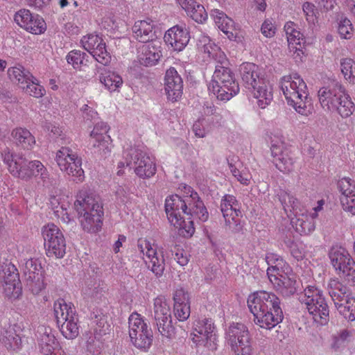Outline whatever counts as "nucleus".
<instances>
[{
  "label": "nucleus",
  "mask_w": 355,
  "mask_h": 355,
  "mask_svg": "<svg viewBox=\"0 0 355 355\" xmlns=\"http://www.w3.org/2000/svg\"><path fill=\"white\" fill-rule=\"evenodd\" d=\"M178 191L182 196L171 195L165 200V211L171 225L180 236L184 238L191 237L195 232L193 220L205 222L209 213L193 188L186 184H180Z\"/></svg>",
  "instance_id": "obj_1"
},
{
  "label": "nucleus",
  "mask_w": 355,
  "mask_h": 355,
  "mask_svg": "<svg viewBox=\"0 0 355 355\" xmlns=\"http://www.w3.org/2000/svg\"><path fill=\"white\" fill-rule=\"evenodd\" d=\"M254 323L262 329L270 330L283 320L280 300L274 293L259 291L250 294L247 299Z\"/></svg>",
  "instance_id": "obj_2"
},
{
  "label": "nucleus",
  "mask_w": 355,
  "mask_h": 355,
  "mask_svg": "<svg viewBox=\"0 0 355 355\" xmlns=\"http://www.w3.org/2000/svg\"><path fill=\"white\" fill-rule=\"evenodd\" d=\"M266 261L268 265L267 275L274 288L286 295L294 294L297 291V281L289 264L273 252L266 254Z\"/></svg>",
  "instance_id": "obj_3"
},
{
  "label": "nucleus",
  "mask_w": 355,
  "mask_h": 355,
  "mask_svg": "<svg viewBox=\"0 0 355 355\" xmlns=\"http://www.w3.org/2000/svg\"><path fill=\"white\" fill-rule=\"evenodd\" d=\"M240 73L245 87L253 89V95L257 99L258 107L266 108L273 98L272 88L259 67L251 62H245L241 65Z\"/></svg>",
  "instance_id": "obj_4"
},
{
  "label": "nucleus",
  "mask_w": 355,
  "mask_h": 355,
  "mask_svg": "<svg viewBox=\"0 0 355 355\" xmlns=\"http://www.w3.org/2000/svg\"><path fill=\"white\" fill-rule=\"evenodd\" d=\"M278 196L295 231L301 235L311 233L315 229V218L308 214L306 211L301 209L299 200L285 191H281Z\"/></svg>",
  "instance_id": "obj_5"
},
{
  "label": "nucleus",
  "mask_w": 355,
  "mask_h": 355,
  "mask_svg": "<svg viewBox=\"0 0 355 355\" xmlns=\"http://www.w3.org/2000/svg\"><path fill=\"white\" fill-rule=\"evenodd\" d=\"M208 89L221 101H228L239 93V84L234 73L228 67L227 60V63H218L216 66Z\"/></svg>",
  "instance_id": "obj_6"
},
{
  "label": "nucleus",
  "mask_w": 355,
  "mask_h": 355,
  "mask_svg": "<svg viewBox=\"0 0 355 355\" xmlns=\"http://www.w3.org/2000/svg\"><path fill=\"white\" fill-rule=\"evenodd\" d=\"M279 84L288 105L296 111L297 109L307 108L306 85L298 73L284 76L279 80Z\"/></svg>",
  "instance_id": "obj_7"
},
{
  "label": "nucleus",
  "mask_w": 355,
  "mask_h": 355,
  "mask_svg": "<svg viewBox=\"0 0 355 355\" xmlns=\"http://www.w3.org/2000/svg\"><path fill=\"white\" fill-rule=\"evenodd\" d=\"M319 103L325 111H351L354 104L345 87L336 83L318 91Z\"/></svg>",
  "instance_id": "obj_8"
},
{
  "label": "nucleus",
  "mask_w": 355,
  "mask_h": 355,
  "mask_svg": "<svg viewBox=\"0 0 355 355\" xmlns=\"http://www.w3.org/2000/svg\"><path fill=\"white\" fill-rule=\"evenodd\" d=\"M54 315L60 332L67 339H73L79 334L78 315L71 302L58 299L53 304Z\"/></svg>",
  "instance_id": "obj_9"
},
{
  "label": "nucleus",
  "mask_w": 355,
  "mask_h": 355,
  "mask_svg": "<svg viewBox=\"0 0 355 355\" xmlns=\"http://www.w3.org/2000/svg\"><path fill=\"white\" fill-rule=\"evenodd\" d=\"M227 345L234 355H252V338L248 327L243 323L232 322L225 330Z\"/></svg>",
  "instance_id": "obj_10"
},
{
  "label": "nucleus",
  "mask_w": 355,
  "mask_h": 355,
  "mask_svg": "<svg viewBox=\"0 0 355 355\" xmlns=\"http://www.w3.org/2000/svg\"><path fill=\"white\" fill-rule=\"evenodd\" d=\"M300 302L306 306L315 322L324 324L329 318V307L322 292L315 286L309 285L300 296Z\"/></svg>",
  "instance_id": "obj_11"
},
{
  "label": "nucleus",
  "mask_w": 355,
  "mask_h": 355,
  "mask_svg": "<svg viewBox=\"0 0 355 355\" xmlns=\"http://www.w3.org/2000/svg\"><path fill=\"white\" fill-rule=\"evenodd\" d=\"M128 328L132 345L143 352H148L153 343V334L146 319L137 312L132 313L128 318Z\"/></svg>",
  "instance_id": "obj_12"
},
{
  "label": "nucleus",
  "mask_w": 355,
  "mask_h": 355,
  "mask_svg": "<svg viewBox=\"0 0 355 355\" xmlns=\"http://www.w3.org/2000/svg\"><path fill=\"white\" fill-rule=\"evenodd\" d=\"M190 338L198 347H205L209 350H215L217 345V336L213 320L208 318L196 319L193 322Z\"/></svg>",
  "instance_id": "obj_13"
},
{
  "label": "nucleus",
  "mask_w": 355,
  "mask_h": 355,
  "mask_svg": "<svg viewBox=\"0 0 355 355\" xmlns=\"http://www.w3.org/2000/svg\"><path fill=\"white\" fill-rule=\"evenodd\" d=\"M270 142L271 155L276 167L284 173H289L294 169L295 159L291 149L286 146L283 140L280 130L270 132L268 135Z\"/></svg>",
  "instance_id": "obj_14"
},
{
  "label": "nucleus",
  "mask_w": 355,
  "mask_h": 355,
  "mask_svg": "<svg viewBox=\"0 0 355 355\" xmlns=\"http://www.w3.org/2000/svg\"><path fill=\"white\" fill-rule=\"evenodd\" d=\"M126 156V166L132 167L140 178H150L156 173L155 158L144 148L131 149Z\"/></svg>",
  "instance_id": "obj_15"
},
{
  "label": "nucleus",
  "mask_w": 355,
  "mask_h": 355,
  "mask_svg": "<svg viewBox=\"0 0 355 355\" xmlns=\"http://www.w3.org/2000/svg\"><path fill=\"white\" fill-rule=\"evenodd\" d=\"M42 234L46 255L49 257L62 258L66 253V242L58 227L49 223L42 227Z\"/></svg>",
  "instance_id": "obj_16"
},
{
  "label": "nucleus",
  "mask_w": 355,
  "mask_h": 355,
  "mask_svg": "<svg viewBox=\"0 0 355 355\" xmlns=\"http://www.w3.org/2000/svg\"><path fill=\"white\" fill-rule=\"evenodd\" d=\"M55 161L62 171L73 177L74 180L83 182L84 171L81 167V159L68 147H62L56 152Z\"/></svg>",
  "instance_id": "obj_17"
},
{
  "label": "nucleus",
  "mask_w": 355,
  "mask_h": 355,
  "mask_svg": "<svg viewBox=\"0 0 355 355\" xmlns=\"http://www.w3.org/2000/svg\"><path fill=\"white\" fill-rule=\"evenodd\" d=\"M0 280L5 295L11 300L19 298L21 293L19 276L17 268L9 261L0 265Z\"/></svg>",
  "instance_id": "obj_18"
},
{
  "label": "nucleus",
  "mask_w": 355,
  "mask_h": 355,
  "mask_svg": "<svg viewBox=\"0 0 355 355\" xmlns=\"http://www.w3.org/2000/svg\"><path fill=\"white\" fill-rule=\"evenodd\" d=\"M153 315L160 334L170 337L173 331L171 306L165 296L159 295L153 300Z\"/></svg>",
  "instance_id": "obj_19"
},
{
  "label": "nucleus",
  "mask_w": 355,
  "mask_h": 355,
  "mask_svg": "<svg viewBox=\"0 0 355 355\" xmlns=\"http://www.w3.org/2000/svg\"><path fill=\"white\" fill-rule=\"evenodd\" d=\"M137 247L151 271L156 276H161L164 270L165 260L163 254L158 252L157 245L146 239H139Z\"/></svg>",
  "instance_id": "obj_20"
},
{
  "label": "nucleus",
  "mask_w": 355,
  "mask_h": 355,
  "mask_svg": "<svg viewBox=\"0 0 355 355\" xmlns=\"http://www.w3.org/2000/svg\"><path fill=\"white\" fill-rule=\"evenodd\" d=\"M26 286L34 295L45 288L44 270L37 259H28L23 268Z\"/></svg>",
  "instance_id": "obj_21"
},
{
  "label": "nucleus",
  "mask_w": 355,
  "mask_h": 355,
  "mask_svg": "<svg viewBox=\"0 0 355 355\" xmlns=\"http://www.w3.org/2000/svg\"><path fill=\"white\" fill-rule=\"evenodd\" d=\"M329 258L336 270L348 280H355V262L348 252L343 248H333L329 253Z\"/></svg>",
  "instance_id": "obj_22"
},
{
  "label": "nucleus",
  "mask_w": 355,
  "mask_h": 355,
  "mask_svg": "<svg viewBox=\"0 0 355 355\" xmlns=\"http://www.w3.org/2000/svg\"><path fill=\"white\" fill-rule=\"evenodd\" d=\"M1 157L9 172L13 176L27 180L29 174L28 171L29 161L22 154L15 153L6 147L1 152Z\"/></svg>",
  "instance_id": "obj_23"
},
{
  "label": "nucleus",
  "mask_w": 355,
  "mask_h": 355,
  "mask_svg": "<svg viewBox=\"0 0 355 355\" xmlns=\"http://www.w3.org/2000/svg\"><path fill=\"white\" fill-rule=\"evenodd\" d=\"M289 53L296 62H301L304 54V37L300 31L297 24L293 21H287L284 25Z\"/></svg>",
  "instance_id": "obj_24"
},
{
  "label": "nucleus",
  "mask_w": 355,
  "mask_h": 355,
  "mask_svg": "<svg viewBox=\"0 0 355 355\" xmlns=\"http://www.w3.org/2000/svg\"><path fill=\"white\" fill-rule=\"evenodd\" d=\"M109 127L106 123H97L90 132V144L97 148V151L103 155L110 153L112 147V139L107 135Z\"/></svg>",
  "instance_id": "obj_25"
},
{
  "label": "nucleus",
  "mask_w": 355,
  "mask_h": 355,
  "mask_svg": "<svg viewBox=\"0 0 355 355\" xmlns=\"http://www.w3.org/2000/svg\"><path fill=\"white\" fill-rule=\"evenodd\" d=\"M338 189L343 210L355 216V181L349 178H342L338 182Z\"/></svg>",
  "instance_id": "obj_26"
},
{
  "label": "nucleus",
  "mask_w": 355,
  "mask_h": 355,
  "mask_svg": "<svg viewBox=\"0 0 355 355\" xmlns=\"http://www.w3.org/2000/svg\"><path fill=\"white\" fill-rule=\"evenodd\" d=\"M210 17L213 19L217 27L230 40H236L240 37V26L236 24L233 19L229 17L224 12L218 9H213L210 12Z\"/></svg>",
  "instance_id": "obj_27"
},
{
  "label": "nucleus",
  "mask_w": 355,
  "mask_h": 355,
  "mask_svg": "<svg viewBox=\"0 0 355 355\" xmlns=\"http://www.w3.org/2000/svg\"><path fill=\"white\" fill-rule=\"evenodd\" d=\"M164 39L166 44L173 50L181 51L188 44L190 35L185 26L176 25L166 32Z\"/></svg>",
  "instance_id": "obj_28"
},
{
  "label": "nucleus",
  "mask_w": 355,
  "mask_h": 355,
  "mask_svg": "<svg viewBox=\"0 0 355 355\" xmlns=\"http://www.w3.org/2000/svg\"><path fill=\"white\" fill-rule=\"evenodd\" d=\"M138 50V59L144 66L155 65L162 56V43L157 40L144 42Z\"/></svg>",
  "instance_id": "obj_29"
},
{
  "label": "nucleus",
  "mask_w": 355,
  "mask_h": 355,
  "mask_svg": "<svg viewBox=\"0 0 355 355\" xmlns=\"http://www.w3.org/2000/svg\"><path fill=\"white\" fill-rule=\"evenodd\" d=\"M35 338L41 354L51 355L58 345L52 329L45 325H40L35 330Z\"/></svg>",
  "instance_id": "obj_30"
},
{
  "label": "nucleus",
  "mask_w": 355,
  "mask_h": 355,
  "mask_svg": "<svg viewBox=\"0 0 355 355\" xmlns=\"http://www.w3.org/2000/svg\"><path fill=\"white\" fill-rule=\"evenodd\" d=\"M220 210L226 224L230 227L237 226L239 224L241 211L239 203L234 196L227 194L223 198Z\"/></svg>",
  "instance_id": "obj_31"
},
{
  "label": "nucleus",
  "mask_w": 355,
  "mask_h": 355,
  "mask_svg": "<svg viewBox=\"0 0 355 355\" xmlns=\"http://www.w3.org/2000/svg\"><path fill=\"white\" fill-rule=\"evenodd\" d=\"M173 313L179 321H186L190 316V296L182 288H177L173 293Z\"/></svg>",
  "instance_id": "obj_32"
},
{
  "label": "nucleus",
  "mask_w": 355,
  "mask_h": 355,
  "mask_svg": "<svg viewBox=\"0 0 355 355\" xmlns=\"http://www.w3.org/2000/svg\"><path fill=\"white\" fill-rule=\"evenodd\" d=\"M164 85L165 91L169 100L176 101L182 96L183 82L175 68L171 67L166 71Z\"/></svg>",
  "instance_id": "obj_33"
},
{
  "label": "nucleus",
  "mask_w": 355,
  "mask_h": 355,
  "mask_svg": "<svg viewBox=\"0 0 355 355\" xmlns=\"http://www.w3.org/2000/svg\"><path fill=\"white\" fill-rule=\"evenodd\" d=\"M199 52L206 54L218 64L227 63V57L220 48L217 46L208 36L202 35L197 43Z\"/></svg>",
  "instance_id": "obj_34"
},
{
  "label": "nucleus",
  "mask_w": 355,
  "mask_h": 355,
  "mask_svg": "<svg viewBox=\"0 0 355 355\" xmlns=\"http://www.w3.org/2000/svg\"><path fill=\"white\" fill-rule=\"evenodd\" d=\"M74 208L83 229L89 232V191L80 190L76 196Z\"/></svg>",
  "instance_id": "obj_35"
},
{
  "label": "nucleus",
  "mask_w": 355,
  "mask_h": 355,
  "mask_svg": "<svg viewBox=\"0 0 355 355\" xmlns=\"http://www.w3.org/2000/svg\"><path fill=\"white\" fill-rule=\"evenodd\" d=\"M228 167L234 179L243 186H248L252 178L250 170L243 166L239 157L232 155L227 158Z\"/></svg>",
  "instance_id": "obj_36"
},
{
  "label": "nucleus",
  "mask_w": 355,
  "mask_h": 355,
  "mask_svg": "<svg viewBox=\"0 0 355 355\" xmlns=\"http://www.w3.org/2000/svg\"><path fill=\"white\" fill-rule=\"evenodd\" d=\"M98 78L110 92H119L123 84L122 77L119 74L105 67H98Z\"/></svg>",
  "instance_id": "obj_37"
},
{
  "label": "nucleus",
  "mask_w": 355,
  "mask_h": 355,
  "mask_svg": "<svg viewBox=\"0 0 355 355\" xmlns=\"http://www.w3.org/2000/svg\"><path fill=\"white\" fill-rule=\"evenodd\" d=\"M90 233H97L102 229L104 211L99 196L90 198Z\"/></svg>",
  "instance_id": "obj_38"
},
{
  "label": "nucleus",
  "mask_w": 355,
  "mask_h": 355,
  "mask_svg": "<svg viewBox=\"0 0 355 355\" xmlns=\"http://www.w3.org/2000/svg\"><path fill=\"white\" fill-rule=\"evenodd\" d=\"M92 45V51L90 55L103 66L107 65L111 60V56L107 51L105 43L98 35H90V46Z\"/></svg>",
  "instance_id": "obj_39"
},
{
  "label": "nucleus",
  "mask_w": 355,
  "mask_h": 355,
  "mask_svg": "<svg viewBox=\"0 0 355 355\" xmlns=\"http://www.w3.org/2000/svg\"><path fill=\"white\" fill-rule=\"evenodd\" d=\"M329 294L336 308L353 298L347 286L336 279H331L329 283Z\"/></svg>",
  "instance_id": "obj_40"
},
{
  "label": "nucleus",
  "mask_w": 355,
  "mask_h": 355,
  "mask_svg": "<svg viewBox=\"0 0 355 355\" xmlns=\"http://www.w3.org/2000/svg\"><path fill=\"white\" fill-rule=\"evenodd\" d=\"M15 144L24 150H31L36 144L35 138L26 128H16L11 132Z\"/></svg>",
  "instance_id": "obj_41"
},
{
  "label": "nucleus",
  "mask_w": 355,
  "mask_h": 355,
  "mask_svg": "<svg viewBox=\"0 0 355 355\" xmlns=\"http://www.w3.org/2000/svg\"><path fill=\"white\" fill-rule=\"evenodd\" d=\"M7 73L10 81L21 89L33 78V75L21 64L9 67Z\"/></svg>",
  "instance_id": "obj_42"
},
{
  "label": "nucleus",
  "mask_w": 355,
  "mask_h": 355,
  "mask_svg": "<svg viewBox=\"0 0 355 355\" xmlns=\"http://www.w3.org/2000/svg\"><path fill=\"white\" fill-rule=\"evenodd\" d=\"M153 24L150 19L137 21L132 27V31L136 39L141 42H148L153 38Z\"/></svg>",
  "instance_id": "obj_43"
},
{
  "label": "nucleus",
  "mask_w": 355,
  "mask_h": 355,
  "mask_svg": "<svg viewBox=\"0 0 355 355\" xmlns=\"http://www.w3.org/2000/svg\"><path fill=\"white\" fill-rule=\"evenodd\" d=\"M1 340L7 349L10 351H18L22 347L21 336L17 334L12 328L4 331Z\"/></svg>",
  "instance_id": "obj_44"
},
{
  "label": "nucleus",
  "mask_w": 355,
  "mask_h": 355,
  "mask_svg": "<svg viewBox=\"0 0 355 355\" xmlns=\"http://www.w3.org/2000/svg\"><path fill=\"white\" fill-rule=\"evenodd\" d=\"M28 171H29V174L27 176V180L30 179L32 176H35L41 179L44 186H48V184L50 183L48 171L40 161H29Z\"/></svg>",
  "instance_id": "obj_45"
},
{
  "label": "nucleus",
  "mask_w": 355,
  "mask_h": 355,
  "mask_svg": "<svg viewBox=\"0 0 355 355\" xmlns=\"http://www.w3.org/2000/svg\"><path fill=\"white\" fill-rule=\"evenodd\" d=\"M86 53H82L78 50L70 51L67 56V60L69 64H71L74 69L78 70H85L87 67L88 60L86 58Z\"/></svg>",
  "instance_id": "obj_46"
},
{
  "label": "nucleus",
  "mask_w": 355,
  "mask_h": 355,
  "mask_svg": "<svg viewBox=\"0 0 355 355\" xmlns=\"http://www.w3.org/2000/svg\"><path fill=\"white\" fill-rule=\"evenodd\" d=\"M90 318L92 320L90 322V326L92 325L94 329V334L96 336L106 334L110 327L107 322L106 316L101 312L94 314V319L91 315Z\"/></svg>",
  "instance_id": "obj_47"
},
{
  "label": "nucleus",
  "mask_w": 355,
  "mask_h": 355,
  "mask_svg": "<svg viewBox=\"0 0 355 355\" xmlns=\"http://www.w3.org/2000/svg\"><path fill=\"white\" fill-rule=\"evenodd\" d=\"M31 18L25 30L35 35L44 33L46 30V24L44 19L39 15H33Z\"/></svg>",
  "instance_id": "obj_48"
},
{
  "label": "nucleus",
  "mask_w": 355,
  "mask_h": 355,
  "mask_svg": "<svg viewBox=\"0 0 355 355\" xmlns=\"http://www.w3.org/2000/svg\"><path fill=\"white\" fill-rule=\"evenodd\" d=\"M188 16L198 23L202 24L208 18V15L202 5L197 1L186 10Z\"/></svg>",
  "instance_id": "obj_49"
},
{
  "label": "nucleus",
  "mask_w": 355,
  "mask_h": 355,
  "mask_svg": "<svg viewBox=\"0 0 355 355\" xmlns=\"http://www.w3.org/2000/svg\"><path fill=\"white\" fill-rule=\"evenodd\" d=\"M340 69L345 80L350 83H355V62L351 58H343L340 60Z\"/></svg>",
  "instance_id": "obj_50"
},
{
  "label": "nucleus",
  "mask_w": 355,
  "mask_h": 355,
  "mask_svg": "<svg viewBox=\"0 0 355 355\" xmlns=\"http://www.w3.org/2000/svg\"><path fill=\"white\" fill-rule=\"evenodd\" d=\"M22 90L35 98H40L46 94L44 87L39 84L37 79L34 76L33 80H31L30 83H27Z\"/></svg>",
  "instance_id": "obj_51"
},
{
  "label": "nucleus",
  "mask_w": 355,
  "mask_h": 355,
  "mask_svg": "<svg viewBox=\"0 0 355 355\" xmlns=\"http://www.w3.org/2000/svg\"><path fill=\"white\" fill-rule=\"evenodd\" d=\"M338 312L349 321L355 320V297L336 307Z\"/></svg>",
  "instance_id": "obj_52"
},
{
  "label": "nucleus",
  "mask_w": 355,
  "mask_h": 355,
  "mask_svg": "<svg viewBox=\"0 0 355 355\" xmlns=\"http://www.w3.org/2000/svg\"><path fill=\"white\" fill-rule=\"evenodd\" d=\"M303 13L306 20L310 24H315L318 21L319 12L316 6L311 2H304L302 4Z\"/></svg>",
  "instance_id": "obj_53"
},
{
  "label": "nucleus",
  "mask_w": 355,
  "mask_h": 355,
  "mask_svg": "<svg viewBox=\"0 0 355 355\" xmlns=\"http://www.w3.org/2000/svg\"><path fill=\"white\" fill-rule=\"evenodd\" d=\"M338 31L342 38L350 39L354 31L351 21L347 17H342L338 22Z\"/></svg>",
  "instance_id": "obj_54"
},
{
  "label": "nucleus",
  "mask_w": 355,
  "mask_h": 355,
  "mask_svg": "<svg viewBox=\"0 0 355 355\" xmlns=\"http://www.w3.org/2000/svg\"><path fill=\"white\" fill-rule=\"evenodd\" d=\"M350 336L349 331L347 329H343L340 332L332 336L331 348L334 350H338L344 346L348 337Z\"/></svg>",
  "instance_id": "obj_55"
},
{
  "label": "nucleus",
  "mask_w": 355,
  "mask_h": 355,
  "mask_svg": "<svg viewBox=\"0 0 355 355\" xmlns=\"http://www.w3.org/2000/svg\"><path fill=\"white\" fill-rule=\"evenodd\" d=\"M306 245L300 241L293 242L290 245V251L297 260H302L306 256Z\"/></svg>",
  "instance_id": "obj_56"
},
{
  "label": "nucleus",
  "mask_w": 355,
  "mask_h": 355,
  "mask_svg": "<svg viewBox=\"0 0 355 355\" xmlns=\"http://www.w3.org/2000/svg\"><path fill=\"white\" fill-rule=\"evenodd\" d=\"M33 14L30 10L21 9L15 15V21L22 28L26 29L28 22L32 19Z\"/></svg>",
  "instance_id": "obj_57"
},
{
  "label": "nucleus",
  "mask_w": 355,
  "mask_h": 355,
  "mask_svg": "<svg viewBox=\"0 0 355 355\" xmlns=\"http://www.w3.org/2000/svg\"><path fill=\"white\" fill-rule=\"evenodd\" d=\"M172 255L178 264L182 266H186L189 262V256L187 253L178 245H175L173 249H171Z\"/></svg>",
  "instance_id": "obj_58"
},
{
  "label": "nucleus",
  "mask_w": 355,
  "mask_h": 355,
  "mask_svg": "<svg viewBox=\"0 0 355 355\" xmlns=\"http://www.w3.org/2000/svg\"><path fill=\"white\" fill-rule=\"evenodd\" d=\"M275 26L270 19H266L261 27V32L266 37H272L275 34Z\"/></svg>",
  "instance_id": "obj_59"
},
{
  "label": "nucleus",
  "mask_w": 355,
  "mask_h": 355,
  "mask_svg": "<svg viewBox=\"0 0 355 355\" xmlns=\"http://www.w3.org/2000/svg\"><path fill=\"white\" fill-rule=\"evenodd\" d=\"M69 207V202L62 203L60 205V207L55 209V211L54 212L58 218H60L61 220L66 223H69L71 220L69 214L67 212Z\"/></svg>",
  "instance_id": "obj_60"
},
{
  "label": "nucleus",
  "mask_w": 355,
  "mask_h": 355,
  "mask_svg": "<svg viewBox=\"0 0 355 355\" xmlns=\"http://www.w3.org/2000/svg\"><path fill=\"white\" fill-rule=\"evenodd\" d=\"M205 119H199L194 123L193 125V131L196 137L202 138L206 135L207 132L205 128Z\"/></svg>",
  "instance_id": "obj_61"
},
{
  "label": "nucleus",
  "mask_w": 355,
  "mask_h": 355,
  "mask_svg": "<svg viewBox=\"0 0 355 355\" xmlns=\"http://www.w3.org/2000/svg\"><path fill=\"white\" fill-rule=\"evenodd\" d=\"M110 3L115 10L120 13H126L128 12L129 7L126 0H110Z\"/></svg>",
  "instance_id": "obj_62"
},
{
  "label": "nucleus",
  "mask_w": 355,
  "mask_h": 355,
  "mask_svg": "<svg viewBox=\"0 0 355 355\" xmlns=\"http://www.w3.org/2000/svg\"><path fill=\"white\" fill-rule=\"evenodd\" d=\"M28 5L37 9H42L50 5L51 0H28Z\"/></svg>",
  "instance_id": "obj_63"
},
{
  "label": "nucleus",
  "mask_w": 355,
  "mask_h": 355,
  "mask_svg": "<svg viewBox=\"0 0 355 355\" xmlns=\"http://www.w3.org/2000/svg\"><path fill=\"white\" fill-rule=\"evenodd\" d=\"M44 127L45 129H46L48 131H50L52 133L53 137H58L62 135V130L58 126H56L51 123H46Z\"/></svg>",
  "instance_id": "obj_64"
}]
</instances>
